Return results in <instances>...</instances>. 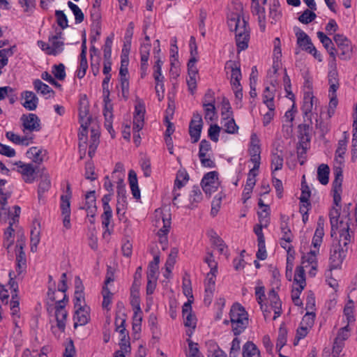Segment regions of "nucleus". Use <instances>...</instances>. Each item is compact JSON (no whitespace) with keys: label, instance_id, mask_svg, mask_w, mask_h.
Listing matches in <instances>:
<instances>
[{"label":"nucleus","instance_id":"f257e3e1","mask_svg":"<svg viewBox=\"0 0 357 357\" xmlns=\"http://www.w3.org/2000/svg\"><path fill=\"white\" fill-rule=\"evenodd\" d=\"M351 234L349 225L347 224L340 230L339 236L333 237V243L330 249L329 268L330 270L340 268L347 257L349 244L351 242Z\"/></svg>","mask_w":357,"mask_h":357},{"label":"nucleus","instance_id":"f03ea898","mask_svg":"<svg viewBox=\"0 0 357 357\" xmlns=\"http://www.w3.org/2000/svg\"><path fill=\"white\" fill-rule=\"evenodd\" d=\"M229 320H224L223 324L225 325L231 324V330L235 336L241 334L248 326V314L239 303L232 305L229 311Z\"/></svg>","mask_w":357,"mask_h":357},{"label":"nucleus","instance_id":"7ed1b4c3","mask_svg":"<svg viewBox=\"0 0 357 357\" xmlns=\"http://www.w3.org/2000/svg\"><path fill=\"white\" fill-rule=\"evenodd\" d=\"M228 26L231 31L235 32V36L239 37L243 35L250 34V29L248 22L240 13H231L228 16Z\"/></svg>","mask_w":357,"mask_h":357},{"label":"nucleus","instance_id":"20e7f679","mask_svg":"<svg viewBox=\"0 0 357 357\" xmlns=\"http://www.w3.org/2000/svg\"><path fill=\"white\" fill-rule=\"evenodd\" d=\"M68 301L66 294H64L62 299L56 301L54 306L56 327L62 333L65 331L66 321L68 317V312L66 310Z\"/></svg>","mask_w":357,"mask_h":357},{"label":"nucleus","instance_id":"39448f33","mask_svg":"<svg viewBox=\"0 0 357 357\" xmlns=\"http://www.w3.org/2000/svg\"><path fill=\"white\" fill-rule=\"evenodd\" d=\"M333 40L340 52L338 56L342 60H349L352 55V45L351 41L342 34H335Z\"/></svg>","mask_w":357,"mask_h":357},{"label":"nucleus","instance_id":"423d86ee","mask_svg":"<svg viewBox=\"0 0 357 357\" xmlns=\"http://www.w3.org/2000/svg\"><path fill=\"white\" fill-rule=\"evenodd\" d=\"M20 121L22 122V130L26 135L28 132H38L41 129L40 120L35 114H22Z\"/></svg>","mask_w":357,"mask_h":357},{"label":"nucleus","instance_id":"0eeeda50","mask_svg":"<svg viewBox=\"0 0 357 357\" xmlns=\"http://www.w3.org/2000/svg\"><path fill=\"white\" fill-rule=\"evenodd\" d=\"M201 185L206 195H211L215 192L219 185L218 172L213 171L206 173L202 180Z\"/></svg>","mask_w":357,"mask_h":357},{"label":"nucleus","instance_id":"6e6552de","mask_svg":"<svg viewBox=\"0 0 357 357\" xmlns=\"http://www.w3.org/2000/svg\"><path fill=\"white\" fill-rule=\"evenodd\" d=\"M262 3L268 8V21L275 24L282 17V10L279 0H263Z\"/></svg>","mask_w":357,"mask_h":357},{"label":"nucleus","instance_id":"1a4fd4ad","mask_svg":"<svg viewBox=\"0 0 357 357\" xmlns=\"http://www.w3.org/2000/svg\"><path fill=\"white\" fill-rule=\"evenodd\" d=\"M340 208L333 207L329 212L330 223L331 227V236L332 238L337 236L340 234L341 229L346 227L347 224L349 226L348 222L344 223L342 220L339 221L340 215Z\"/></svg>","mask_w":357,"mask_h":357},{"label":"nucleus","instance_id":"9d476101","mask_svg":"<svg viewBox=\"0 0 357 357\" xmlns=\"http://www.w3.org/2000/svg\"><path fill=\"white\" fill-rule=\"evenodd\" d=\"M202 127L203 120L202 115L198 112L194 113L193 118L189 125V134L192 143H196L199 140Z\"/></svg>","mask_w":357,"mask_h":357},{"label":"nucleus","instance_id":"9b49d317","mask_svg":"<svg viewBox=\"0 0 357 357\" xmlns=\"http://www.w3.org/2000/svg\"><path fill=\"white\" fill-rule=\"evenodd\" d=\"M335 179L333 181V203L339 206L341 202L342 183L343 179L342 171L340 168L335 170Z\"/></svg>","mask_w":357,"mask_h":357},{"label":"nucleus","instance_id":"f8f14e48","mask_svg":"<svg viewBox=\"0 0 357 357\" xmlns=\"http://www.w3.org/2000/svg\"><path fill=\"white\" fill-rule=\"evenodd\" d=\"M251 1H252L251 12L253 15L257 16V21H258L259 29L261 32H264L266 31V24L265 8L260 6L259 0H251Z\"/></svg>","mask_w":357,"mask_h":357},{"label":"nucleus","instance_id":"ddd939ff","mask_svg":"<svg viewBox=\"0 0 357 357\" xmlns=\"http://www.w3.org/2000/svg\"><path fill=\"white\" fill-rule=\"evenodd\" d=\"M145 105L144 102L139 100L135 107V113L133 119V129L139 131L142 129L144 124Z\"/></svg>","mask_w":357,"mask_h":357},{"label":"nucleus","instance_id":"4468645a","mask_svg":"<svg viewBox=\"0 0 357 357\" xmlns=\"http://www.w3.org/2000/svg\"><path fill=\"white\" fill-rule=\"evenodd\" d=\"M268 300L271 308L274 311L273 320H275L282 314V301L279 298L278 293L273 288L268 294Z\"/></svg>","mask_w":357,"mask_h":357},{"label":"nucleus","instance_id":"2eb2a0df","mask_svg":"<svg viewBox=\"0 0 357 357\" xmlns=\"http://www.w3.org/2000/svg\"><path fill=\"white\" fill-rule=\"evenodd\" d=\"M70 198L66 196H61V214L63 215V227L67 229L71 227L70 224Z\"/></svg>","mask_w":357,"mask_h":357},{"label":"nucleus","instance_id":"dca6fc26","mask_svg":"<svg viewBox=\"0 0 357 357\" xmlns=\"http://www.w3.org/2000/svg\"><path fill=\"white\" fill-rule=\"evenodd\" d=\"M75 319L77 321L74 324V328L78 326H84L90 321V308L86 305L76 308Z\"/></svg>","mask_w":357,"mask_h":357},{"label":"nucleus","instance_id":"f3484780","mask_svg":"<svg viewBox=\"0 0 357 357\" xmlns=\"http://www.w3.org/2000/svg\"><path fill=\"white\" fill-rule=\"evenodd\" d=\"M192 301L188 300L182 307V313L184 319V325L186 327L195 328L197 324L196 317L192 314Z\"/></svg>","mask_w":357,"mask_h":357},{"label":"nucleus","instance_id":"a211bd4d","mask_svg":"<svg viewBox=\"0 0 357 357\" xmlns=\"http://www.w3.org/2000/svg\"><path fill=\"white\" fill-rule=\"evenodd\" d=\"M15 165L20 168L19 172L23 175L24 181L29 183H33L35 179L33 174L36 172L33 165L24 164L21 161L16 162Z\"/></svg>","mask_w":357,"mask_h":357},{"label":"nucleus","instance_id":"6ab92c4d","mask_svg":"<svg viewBox=\"0 0 357 357\" xmlns=\"http://www.w3.org/2000/svg\"><path fill=\"white\" fill-rule=\"evenodd\" d=\"M276 83L275 79L271 80V86H267L263 93V102L267 106V107H271L275 106L274 105V97L275 91H276Z\"/></svg>","mask_w":357,"mask_h":357},{"label":"nucleus","instance_id":"aec40b11","mask_svg":"<svg viewBox=\"0 0 357 357\" xmlns=\"http://www.w3.org/2000/svg\"><path fill=\"white\" fill-rule=\"evenodd\" d=\"M95 193L96 192L94 190L87 192L85 196V205L81 208L82 209H85L87 211V215H90L91 218H94L96 211L97 210Z\"/></svg>","mask_w":357,"mask_h":357},{"label":"nucleus","instance_id":"412c9836","mask_svg":"<svg viewBox=\"0 0 357 357\" xmlns=\"http://www.w3.org/2000/svg\"><path fill=\"white\" fill-rule=\"evenodd\" d=\"M22 96L24 98L22 105L28 110H35L38 106V98L36 94L29 91H26L22 93Z\"/></svg>","mask_w":357,"mask_h":357},{"label":"nucleus","instance_id":"4be33fe9","mask_svg":"<svg viewBox=\"0 0 357 357\" xmlns=\"http://www.w3.org/2000/svg\"><path fill=\"white\" fill-rule=\"evenodd\" d=\"M75 307H83L82 303L84 302V286L79 277L75 278Z\"/></svg>","mask_w":357,"mask_h":357},{"label":"nucleus","instance_id":"5701e85b","mask_svg":"<svg viewBox=\"0 0 357 357\" xmlns=\"http://www.w3.org/2000/svg\"><path fill=\"white\" fill-rule=\"evenodd\" d=\"M80 123L90 124L91 116L89 115V107L86 100H80L79 107Z\"/></svg>","mask_w":357,"mask_h":357},{"label":"nucleus","instance_id":"b1692460","mask_svg":"<svg viewBox=\"0 0 357 357\" xmlns=\"http://www.w3.org/2000/svg\"><path fill=\"white\" fill-rule=\"evenodd\" d=\"M314 96H313L312 91H305L303 96V104L302 106V111L304 116L306 117L310 116L313 107V100Z\"/></svg>","mask_w":357,"mask_h":357},{"label":"nucleus","instance_id":"393cba45","mask_svg":"<svg viewBox=\"0 0 357 357\" xmlns=\"http://www.w3.org/2000/svg\"><path fill=\"white\" fill-rule=\"evenodd\" d=\"M283 152L282 150L279 151L278 149L273 151L271 154V168L273 169L272 174L275 171L280 170L283 167Z\"/></svg>","mask_w":357,"mask_h":357},{"label":"nucleus","instance_id":"a878e982","mask_svg":"<svg viewBox=\"0 0 357 357\" xmlns=\"http://www.w3.org/2000/svg\"><path fill=\"white\" fill-rule=\"evenodd\" d=\"M128 181L130 190L134 198L140 199V190L138 186V181L136 172L133 169H130L128 173Z\"/></svg>","mask_w":357,"mask_h":357},{"label":"nucleus","instance_id":"bb28decb","mask_svg":"<svg viewBox=\"0 0 357 357\" xmlns=\"http://www.w3.org/2000/svg\"><path fill=\"white\" fill-rule=\"evenodd\" d=\"M153 76L155 81V92L158 96L159 101H161L164 98L165 86H164V76L162 73H153Z\"/></svg>","mask_w":357,"mask_h":357},{"label":"nucleus","instance_id":"cd10ccee","mask_svg":"<svg viewBox=\"0 0 357 357\" xmlns=\"http://www.w3.org/2000/svg\"><path fill=\"white\" fill-rule=\"evenodd\" d=\"M289 218L286 215H280V229L282 234V239L286 241H292V234L290 228L288 226Z\"/></svg>","mask_w":357,"mask_h":357},{"label":"nucleus","instance_id":"c85d7f7f","mask_svg":"<svg viewBox=\"0 0 357 357\" xmlns=\"http://www.w3.org/2000/svg\"><path fill=\"white\" fill-rule=\"evenodd\" d=\"M50 43V55L56 56L63 51L64 42L63 40H57V36H49Z\"/></svg>","mask_w":357,"mask_h":357},{"label":"nucleus","instance_id":"c756f323","mask_svg":"<svg viewBox=\"0 0 357 357\" xmlns=\"http://www.w3.org/2000/svg\"><path fill=\"white\" fill-rule=\"evenodd\" d=\"M242 356L243 357H261L259 349L250 341L247 342L243 346Z\"/></svg>","mask_w":357,"mask_h":357},{"label":"nucleus","instance_id":"7c9ffc66","mask_svg":"<svg viewBox=\"0 0 357 357\" xmlns=\"http://www.w3.org/2000/svg\"><path fill=\"white\" fill-rule=\"evenodd\" d=\"M297 37L298 45L304 50L308 52L311 47H313L310 38L303 31L300 30L296 33Z\"/></svg>","mask_w":357,"mask_h":357},{"label":"nucleus","instance_id":"2f4dec72","mask_svg":"<svg viewBox=\"0 0 357 357\" xmlns=\"http://www.w3.org/2000/svg\"><path fill=\"white\" fill-rule=\"evenodd\" d=\"M225 69L231 71L230 79H241L242 75L238 63L234 61H228L225 64Z\"/></svg>","mask_w":357,"mask_h":357},{"label":"nucleus","instance_id":"473e14b6","mask_svg":"<svg viewBox=\"0 0 357 357\" xmlns=\"http://www.w3.org/2000/svg\"><path fill=\"white\" fill-rule=\"evenodd\" d=\"M99 138L100 134L99 132L94 129L91 130V138H90V144L89 146V156L92 158L95 154L96 150L99 144Z\"/></svg>","mask_w":357,"mask_h":357},{"label":"nucleus","instance_id":"72a5a7b5","mask_svg":"<svg viewBox=\"0 0 357 357\" xmlns=\"http://www.w3.org/2000/svg\"><path fill=\"white\" fill-rule=\"evenodd\" d=\"M256 176L257 175L255 174L248 173L246 184L243 192V197L244 199V202L250 197V194L252 191L254 186L255 185Z\"/></svg>","mask_w":357,"mask_h":357},{"label":"nucleus","instance_id":"f704fd0d","mask_svg":"<svg viewBox=\"0 0 357 357\" xmlns=\"http://www.w3.org/2000/svg\"><path fill=\"white\" fill-rule=\"evenodd\" d=\"M24 243H21L20 244V245H16V248H19L20 249V252H19V254L17 255L16 256V261H17V268H16V271L17 272V273L20 275L22 272V270L25 268L26 266V255H25V252L23 251V247H24Z\"/></svg>","mask_w":357,"mask_h":357},{"label":"nucleus","instance_id":"c9c22d12","mask_svg":"<svg viewBox=\"0 0 357 357\" xmlns=\"http://www.w3.org/2000/svg\"><path fill=\"white\" fill-rule=\"evenodd\" d=\"M329 167L326 164H321L317 169V179L322 185H326L329 181Z\"/></svg>","mask_w":357,"mask_h":357},{"label":"nucleus","instance_id":"e433bc0d","mask_svg":"<svg viewBox=\"0 0 357 357\" xmlns=\"http://www.w3.org/2000/svg\"><path fill=\"white\" fill-rule=\"evenodd\" d=\"M50 186V176L47 174L42 176L38 188V197L39 200L42 199L43 195L49 190Z\"/></svg>","mask_w":357,"mask_h":357},{"label":"nucleus","instance_id":"4c0bfd02","mask_svg":"<svg viewBox=\"0 0 357 357\" xmlns=\"http://www.w3.org/2000/svg\"><path fill=\"white\" fill-rule=\"evenodd\" d=\"M117 205L116 211L117 213H120L121 210L124 209L125 205L126 204V189L124 186H119L117 188Z\"/></svg>","mask_w":357,"mask_h":357},{"label":"nucleus","instance_id":"58836bf2","mask_svg":"<svg viewBox=\"0 0 357 357\" xmlns=\"http://www.w3.org/2000/svg\"><path fill=\"white\" fill-rule=\"evenodd\" d=\"M33 84L34 89L37 93H40L43 96L54 94V91L47 84L43 83L40 79H35Z\"/></svg>","mask_w":357,"mask_h":357},{"label":"nucleus","instance_id":"ea45409f","mask_svg":"<svg viewBox=\"0 0 357 357\" xmlns=\"http://www.w3.org/2000/svg\"><path fill=\"white\" fill-rule=\"evenodd\" d=\"M294 282L298 285L300 289H304L306 282L305 277V270L303 266H298L295 271Z\"/></svg>","mask_w":357,"mask_h":357},{"label":"nucleus","instance_id":"a19ab883","mask_svg":"<svg viewBox=\"0 0 357 357\" xmlns=\"http://www.w3.org/2000/svg\"><path fill=\"white\" fill-rule=\"evenodd\" d=\"M189 180V175L185 169H179L174 181V189H180Z\"/></svg>","mask_w":357,"mask_h":357},{"label":"nucleus","instance_id":"79ce46f5","mask_svg":"<svg viewBox=\"0 0 357 357\" xmlns=\"http://www.w3.org/2000/svg\"><path fill=\"white\" fill-rule=\"evenodd\" d=\"M318 251L310 250L306 255L302 257V264L303 267H307L311 265L314 270H316L317 266V253Z\"/></svg>","mask_w":357,"mask_h":357},{"label":"nucleus","instance_id":"37998d69","mask_svg":"<svg viewBox=\"0 0 357 357\" xmlns=\"http://www.w3.org/2000/svg\"><path fill=\"white\" fill-rule=\"evenodd\" d=\"M354 303L351 299H349L344 308V314L347 321V325L355 322L356 319L354 314Z\"/></svg>","mask_w":357,"mask_h":357},{"label":"nucleus","instance_id":"c03bdc74","mask_svg":"<svg viewBox=\"0 0 357 357\" xmlns=\"http://www.w3.org/2000/svg\"><path fill=\"white\" fill-rule=\"evenodd\" d=\"M347 141L345 139L338 142V146L335 151V160L340 164L344 161V155L347 150Z\"/></svg>","mask_w":357,"mask_h":357},{"label":"nucleus","instance_id":"a18cd8bd","mask_svg":"<svg viewBox=\"0 0 357 357\" xmlns=\"http://www.w3.org/2000/svg\"><path fill=\"white\" fill-rule=\"evenodd\" d=\"M6 137L12 142L16 144H23L28 145L29 142L27 140L29 139H32L31 137L29 138L26 135L24 137H20L19 135L15 134L13 132L9 131L6 133Z\"/></svg>","mask_w":357,"mask_h":357},{"label":"nucleus","instance_id":"49530a36","mask_svg":"<svg viewBox=\"0 0 357 357\" xmlns=\"http://www.w3.org/2000/svg\"><path fill=\"white\" fill-rule=\"evenodd\" d=\"M235 39L238 52L248 48V43L250 41V34L243 35L240 37L238 35H236Z\"/></svg>","mask_w":357,"mask_h":357},{"label":"nucleus","instance_id":"de8ad7c7","mask_svg":"<svg viewBox=\"0 0 357 357\" xmlns=\"http://www.w3.org/2000/svg\"><path fill=\"white\" fill-rule=\"evenodd\" d=\"M68 6L75 15V23L80 24L82 22L84 19V15L82 10L72 1H68Z\"/></svg>","mask_w":357,"mask_h":357},{"label":"nucleus","instance_id":"09e8293b","mask_svg":"<svg viewBox=\"0 0 357 357\" xmlns=\"http://www.w3.org/2000/svg\"><path fill=\"white\" fill-rule=\"evenodd\" d=\"M31 243L38 244L40 241V222H33V227L31 231Z\"/></svg>","mask_w":357,"mask_h":357},{"label":"nucleus","instance_id":"8fccbe9b","mask_svg":"<svg viewBox=\"0 0 357 357\" xmlns=\"http://www.w3.org/2000/svg\"><path fill=\"white\" fill-rule=\"evenodd\" d=\"M204 109V118L207 121H213L216 117V109L215 105L205 104L203 106Z\"/></svg>","mask_w":357,"mask_h":357},{"label":"nucleus","instance_id":"3c124183","mask_svg":"<svg viewBox=\"0 0 357 357\" xmlns=\"http://www.w3.org/2000/svg\"><path fill=\"white\" fill-rule=\"evenodd\" d=\"M7 198L2 197L0 199V220H6L7 217L10 215V208L7 206Z\"/></svg>","mask_w":357,"mask_h":357},{"label":"nucleus","instance_id":"603ef678","mask_svg":"<svg viewBox=\"0 0 357 357\" xmlns=\"http://www.w3.org/2000/svg\"><path fill=\"white\" fill-rule=\"evenodd\" d=\"M310 126L309 124L303 123L298 126V130L302 143L310 142Z\"/></svg>","mask_w":357,"mask_h":357},{"label":"nucleus","instance_id":"864d4df0","mask_svg":"<svg viewBox=\"0 0 357 357\" xmlns=\"http://www.w3.org/2000/svg\"><path fill=\"white\" fill-rule=\"evenodd\" d=\"M257 67L253 66L252 68V73L250 74V95L252 98H255L257 96V92H256V82H257Z\"/></svg>","mask_w":357,"mask_h":357},{"label":"nucleus","instance_id":"5fc2aeb1","mask_svg":"<svg viewBox=\"0 0 357 357\" xmlns=\"http://www.w3.org/2000/svg\"><path fill=\"white\" fill-rule=\"evenodd\" d=\"M43 151L38 149L37 147H31L27 151V154L30 158H32V160L36 163H40L43 160V158L42 155Z\"/></svg>","mask_w":357,"mask_h":357},{"label":"nucleus","instance_id":"6e6d98bb","mask_svg":"<svg viewBox=\"0 0 357 357\" xmlns=\"http://www.w3.org/2000/svg\"><path fill=\"white\" fill-rule=\"evenodd\" d=\"M126 314L122 313L121 314H116L115 317V326L116 331L119 333H123V331H126Z\"/></svg>","mask_w":357,"mask_h":357},{"label":"nucleus","instance_id":"4d7b16f0","mask_svg":"<svg viewBox=\"0 0 357 357\" xmlns=\"http://www.w3.org/2000/svg\"><path fill=\"white\" fill-rule=\"evenodd\" d=\"M317 15L316 14L309 9H306L299 17L298 20L303 24H309L312 22Z\"/></svg>","mask_w":357,"mask_h":357},{"label":"nucleus","instance_id":"13d9d810","mask_svg":"<svg viewBox=\"0 0 357 357\" xmlns=\"http://www.w3.org/2000/svg\"><path fill=\"white\" fill-rule=\"evenodd\" d=\"M102 294L103 296L102 306L103 308L109 310V305L112 303L113 294L109 291L107 287H102Z\"/></svg>","mask_w":357,"mask_h":357},{"label":"nucleus","instance_id":"bf43d9fd","mask_svg":"<svg viewBox=\"0 0 357 357\" xmlns=\"http://www.w3.org/2000/svg\"><path fill=\"white\" fill-rule=\"evenodd\" d=\"M177 254H178V250L176 248L172 249L171 252L169 255L168 259H167L166 263H165L166 271L168 273H169L171 272V269L175 264L176 257H177Z\"/></svg>","mask_w":357,"mask_h":357},{"label":"nucleus","instance_id":"052dcab7","mask_svg":"<svg viewBox=\"0 0 357 357\" xmlns=\"http://www.w3.org/2000/svg\"><path fill=\"white\" fill-rule=\"evenodd\" d=\"M315 313L313 312L307 311L306 314L303 316L301 325L305 326L307 328H311L314 322Z\"/></svg>","mask_w":357,"mask_h":357},{"label":"nucleus","instance_id":"680f3d73","mask_svg":"<svg viewBox=\"0 0 357 357\" xmlns=\"http://www.w3.org/2000/svg\"><path fill=\"white\" fill-rule=\"evenodd\" d=\"M79 69L77 70V76L78 78H83L86 73V70L88 69V62L86 59V56H79Z\"/></svg>","mask_w":357,"mask_h":357},{"label":"nucleus","instance_id":"e2e57ef3","mask_svg":"<svg viewBox=\"0 0 357 357\" xmlns=\"http://www.w3.org/2000/svg\"><path fill=\"white\" fill-rule=\"evenodd\" d=\"M55 16L56 17V22L58 25L62 29H64L68 26V19L66 14L62 10H56Z\"/></svg>","mask_w":357,"mask_h":357},{"label":"nucleus","instance_id":"0e129e2a","mask_svg":"<svg viewBox=\"0 0 357 357\" xmlns=\"http://www.w3.org/2000/svg\"><path fill=\"white\" fill-rule=\"evenodd\" d=\"M240 339L237 337H234L231 342L229 350V357H237L240 354L241 346Z\"/></svg>","mask_w":357,"mask_h":357},{"label":"nucleus","instance_id":"69168bd1","mask_svg":"<svg viewBox=\"0 0 357 357\" xmlns=\"http://www.w3.org/2000/svg\"><path fill=\"white\" fill-rule=\"evenodd\" d=\"M202 199V193L199 186H193L190 194V201L192 204L198 203Z\"/></svg>","mask_w":357,"mask_h":357},{"label":"nucleus","instance_id":"338daca9","mask_svg":"<svg viewBox=\"0 0 357 357\" xmlns=\"http://www.w3.org/2000/svg\"><path fill=\"white\" fill-rule=\"evenodd\" d=\"M52 73L59 80H63L66 77L65 66L63 63L54 65L53 66Z\"/></svg>","mask_w":357,"mask_h":357},{"label":"nucleus","instance_id":"774afa93","mask_svg":"<svg viewBox=\"0 0 357 357\" xmlns=\"http://www.w3.org/2000/svg\"><path fill=\"white\" fill-rule=\"evenodd\" d=\"M91 17L93 21V26L100 28L101 14L100 8L92 7L91 10Z\"/></svg>","mask_w":357,"mask_h":357}]
</instances>
